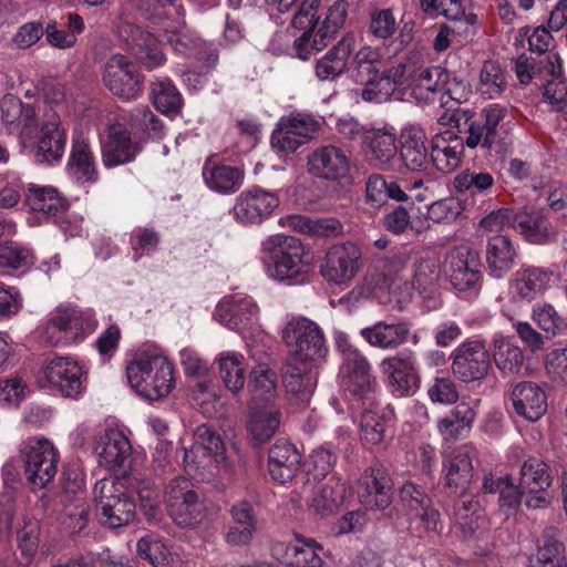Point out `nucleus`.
Segmentation results:
<instances>
[{
    "instance_id": "f257e3e1",
    "label": "nucleus",
    "mask_w": 567,
    "mask_h": 567,
    "mask_svg": "<svg viewBox=\"0 0 567 567\" xmlns=\"http://www.w3.org/2000/svg\"><path fill=\"white\" fill-rule=\"evenodd\" d=\"M446 93V101H452V104L444 106L446 111L440 117V122L467 134L463 142L468 148L481 146L488 155L498 158L512 153L513 142L502 124L508 113L506 106L492 103L476 116L472 109L461 107L462 95L454 96L452 89Z\"/></svg>"
},
{
    "instance_id": "f03ea898",
    "label": "nucleus",
    "mask_w": 567,
    "mask_h": 567,
    "mask_svg": "<svg viewBox=\"0 0 567 567\" xmlns=\"http://www.w3.org/2000/svg\"><path fill=\"white\" fill-rule=\"evenodd\" d=\"M450 78L451 74L441 66L417 69L411 61L399 63L392 72V100L430 104L441 94V106H446L449 101L444 97L451 89Z\"/></svg>"
},
{
    "instance_id": "7ed1b4c3",
    "label": "nucleus",
    "mask_w": 567,
    "mask_h": 567,
    "mask_svg": "<svg viewBox=\"0 0 567 567\" xmlns=\"http://www.w3.org/2000/svg\"><path fill=\"white\" fill-rule=\"evenodd\" d=\"M127 381L141 396L155 401L167 396L175 386L174 365L157 351H144L126 367Z\"/></svg>"
},
{
    "instance_id": "20e7f679",
    "label": "nucleus",
    "mask_w": 567,
    "mask_h": 567,
    "mask_svg": "<svg viewBox=\"0 0 567 567\" xmlns=\"http://www.w3.org/2000/svg\"><path fill=\"white\" fill-rule=\"evenodd\" d=\"M443 272L452 288L464 298H476L481 293L484 272L481 255L475 248L457 245L449 249Z\"/></svg>"
},
{
    "instance_id": "39448f33",
    "label": "nucleus",
    "mask_w": 567,
    "mask_h": 567,
    "mask_svg": "<svg viewBox=\"0 0 567 567\" xmlns=\"http://www.w3.org/2000/svg\"><path fill=\"white\" fill-rule=\"evenodd\" d=\"M261 250L272 259L270 276L277 281L297 284L307 272L306 249L297 237L281 234L269 236L261 243Z\"/></svg>"
},
{
    "instance_id": "423d86ee",
    "label": "nucleus",
    "mask_w": 567,
    "mask_h": 567,
    "mask_svg": "<svg viewBox=\"0 0 567 567\" xmlns=\"http://www.w3.org/2000/svg\"><path fill=\"white\" fill-rule=\"evenodd\" d=\"M38 382L63 398L79 399L87 386V371L73 357H54L42 363Z\"/></svg>"
},
{
    "instance_id": "0eeeda50",
    "label": "nucleus",
    "mask_w": 567,
    "mask_h": 567,
    "mask_svg": "<svg viewBox=\"0 0 567 567\" xmlns=\"http://www.w3.org/2000/svg\"><path fill=\"white\" fill-rule=\"evenodd\" d=\"M94 499L96 519L107 528L126 526L135 518V503L124 492L122 484L112 478L96 482Z\"/></svg>"
},
{
    "instance_id": "6e6552de",
    "label": "nucleus",
    "mask_w": 567,
    "mask_h": 567,
    "mask_svg": "<svg viewBox=\"0 0 567 567\" xmlns=\"http://www.w3.org/2000/svg\"><path fill=\"white\" fill-rule=\"evenodd\" d=\"M355 78L364 84L361 96L368 102L390 99V59L371 47L361 48L354 55Z\"/></svg>"
},
{
    "instance_id": "1a4fd4ad",
    "label": "nucleus",
    "mask_w": 567,
    "mask_h": 567,
    "mask_svg": "<svg viewBox=\"0 0 567 567\" xmlns=\"http://www.w3.org/2000/svg\"><path fill=\"white\" fill-rule=\"evenodd\" d=\"M164 502L176 525L195 528L206 517V507L190 480L183 476L173 478L166 486Z\"/></svg>"
},
{
    "instance_id": "9d476101",
    "label": "nucleus",
    "mask_w": 567,
    "mask_h": 567,
    "mask_svg": "<svg viewBox=\"0 0 567 567\" xmlns=\"http://www.w3.org/2000/svg\"><path fill=\"white\" fill-rule=\"evenodd\" d=\"M97 321L92 310L56 308L44 326L43 336L52 346L76 342L95 331Z\"/></svg>"
},
{
    "instance_id": "9b49d317",
    "label": "nucleus",
    "mask_w": 567,
    "mask_h": 567,
    "mask_svg": "<svg viewBox=\"0 0 567 567\" xmlns=\"http://www.w3.org/2000/svg\"><path fill=\"white\" fill-rule=\"evenodd\" d=\"M282 339L292 359L300 363L316 364L327 355L328 348L322 330L307 318L289 321L282 330Z\"/></svg>"
},
{
    "instance_id": "f8f14e48",
    "label": "nucleus",
    "mask_w": 567,
    "mask_h": 567,
    "mask_svg": "<svg viewBox=\"0 0 567 567\" xmlns=\"http://www.w3.org/2000/svg\"><path fill=\"white\" fill-rule=\"evenodd\" d=\"M19 453L33 488H43L54 478L59 452L51 441L43 436L28 437L20 444Z\"/></svg>"
},
{
    "instance_id": "ddd939ff",
    "label": "nucleus",
    "mask_w": 567,
    "mask_h": 567,
    "mask_svg": "<svg viewBox=\"0 0 567 567\" xmlns=\"http://www.w3.org/2000/svg\"><path fill=\"white\" fill-rule=\"evenodd\" d=\"M319 130L320 123L311 114L291 113L280 118L270 143L278 153H293L313 138Z\"/></svg>"
},
{
    "instance_id": "4468645a",
    "label": "nucleus",
    "mask_w": 567,
    "mask_h": 567,
    "mask_svg": "<svg viewBox=\"0 0 567 567\" xmlns=\"http://www.w3.org/2000/svg\"><path fill=\"white\" fill-rule=\"evenodd\" d=\"M554 481L549 465L538 457L530 456L520 466L518 485L526 494V507L547 508L551 504L549 487Z\"/></svg>"
},
{
    "instance_id": "2eb2a0df",
    "label": "nucleus",
    "mask_w": 567,
    "mask_h": 567,
    "mask_svg": "<svg viewBox=\"0 0 567 567\" xmlns=\"http://www.w3.org/2000/svg\"><path fill=\"white\" fill-rule=\"evenodd\" d=\"M102 81L115 96L134 100L143 91V78L135 64L125 55H111L103 68Z\"/></svg>"
},
{
    "instance_id": "dca6fc26",
    "label": "nucleus",
    "mask_w": 567,
    "mask_h": 567,
    "mask_svg": "<svg viewBox=\"0 0 567 567\" xmlns=\"http://www.w3.org/2000/svg\"><path fill=\"white\" fill-rule=\"evenodd\" d=\"M361 259L362 251L357 244L347 241L333 245L320 264V275L334 285L348 284L359 272Z\"/></svg>"
},
{
    "instance_id": "f3484780",
    "label": "nucleus",
    "mask_w": 567,
    "mask_h": 567,
    "mask_svg": "<svg viewBox=\"0 0 567 567\" xmlns=\"http://www.w3.org/2000/svg\"><path fill=\"white\" fill-rule=\"evenodd\" d=\"M102 163L106 168L131 163L141 152V144L133 141L131 132L122 123H112L100 140Z\"/></svg>"
},
{
    "instance_id": "a211bd4d",
    "label": "nucleus",
    "mask_w": 567,
    "mask_h": 567,
    "mask_svg": "<svg viewBox=\"0 0 567 567\" xmlns=\"http://www.w3.org/2000/svg\"><path fill=\"white\" fill-rule=\"evenodd\" d=\"M491 368V358L485 344L480 340H466L453 351L452 370L463 382L485 378Z\"/></svg>"
},
{
    "instance_id": "6ab92c4d",
    "label": "nucleus",
    "mask_w": 567,
    "mask_h": 567,
    "mask_svg": "<svg viewBox=\"0 0 567 567\" xmlns=\"http://www.w3.org/2000/svg\"><path fill=\"white\" fill-rule=\"evenodd\" d=\"M399 498L403 508L411 515V524L422 532H435L440 524V512L432 506V499L425 488L414 482L406 481L399 487Z\"/></svg>"
},
{
    "instance_id": "aec40b11",
    "label": "nucleus",
    "mask_w": 567,
    "mask_h": 567,
    "mask_svg": "<svg viewBox=\"0 0 567 567\" xmlns=\"http://www.w3.org/2000/svg\"><path fill=\"white\" fill-rule=\"evenodd\" d=\"M425 141L424 130L419 125L409 124L402 127L398 137L392 134V148L408 169L424 172L430 164Z\"/></svg>"
},
{
    "instance_id": "412c9836",
    "label": "nucleus",
    "mask_w": 567,
    "mask_h": 567,
    "mask_svg": "<svg viewBox=\"0 0 567 567\" xmlns=\"http://www.w3.org/2000/svg\"><path fill=\"white\" fill-rule=\"evenodd\" d=\"M257 315V303L251 297L241 293L224 297L214 311L215 320L237 332L250 328Z\"/></svg>"
},
{
    "instance_id": "4be33fe9",
    "label": "nucleus",
    "mask_w": 567,
    "mask_h": 567,
    "mask_svg": "<svg viewBox=\"0 0 567 567\" xmlns=\"http://www.w3.org/2000/svg\"><path fill=\"white\" fill-rule=\"evenodd\" d=\"M66 143V132L59 115L50 110L44 115L38 141L33 147L38 163L53 164L63 157Z\"/></svg>"
},
{
    "instance_id": "5701e85b",
    "label": "nucleus",
    "mask_w": 567,
    "mask_h": 567,
    "mask_svg": "<svg viewBox=\"0 0 567 567\" xmlns=\"http://www.w3.org/2000/svg\"><path fill=\"white\" fill-rule=\"evenodd\" d=\"M279 205L276 193L255 187L243 192L235 200L233 213L241 224H258L270 216Z\"/></svg>"
},
{
    "instance_id": "b1692460",
    "label": "nucleus",
    "mask_w": 567,
    "mask_h": 567,
    "mask_svg": "<svg viewBox=\"0 0 567 567\" xmlns=\"http://www.w3.org/2000/svg\"><path fill=\"white\" fill-rule=\"evenodd\" d=\"M93 451L100 466L109 471H118L130 458L132 446L118 429H104L96 434Z\"/></svg>"
},
{
    "instance_id": "393cba45",
    "label": "nucleus",
    "mask_w": 567,
    "mask_h": 567,
    "mask_svg": "<svg viewBox=\"0 0 567 567\" xmlns=\"http://www.w3.org/2000/svg\"><path fill=\"white\" fill-rule=\"evenodd\" d=\"M307 166L312 176L326 181H340L350 171L346 152L336 145L315 148L308 156Z\"/></svg>"
},
{
    "instance_id": "a878e982",
    "label": "nucleus",
    "mask_w": 567,
    "mask_h": 567,
    "mask_svg": "<svg viewBox=\"0 0 567 567\" xmlns=\"http://www.w3.org/2000/svg\"><path fill=\"white\" fill-rule=\"evenodd\" d=\"M519 246L507 235L496 234L487 237L485 264L487 274L502 279L517 265Z\"/></svg>"
},
{
    "instance_id": "bb28decb",
    "label": "nucleus",
    "mask_w": 567,
    "mask_h": 567,
    "mask_svg": "<svg viewBox=\"0 0 567 567\" xmlns=\"http://www.w3.org/2000/svg\"><path fill=\"white\" fill-rule=\"evenodd\" d=\"M476 449L472 443L455 447L443 458L445 486L453 491H464L468 487L474 475L473 458Z\"/></svg>"
},
{
    "instance_id": "cd10ccee",
    "label": "nucleus",
    "mask_w": 567,
    "mask_h": 567,
    "mask_svg": "<svg viewBox=\"0 0 567 567\" xmlns=\"http://www.w3.org/2000/svg\"><path fill=\"white\" fill-rule=\"evenodd\" d=\"M512 229L526 241L544 245L555 235L554 227L543 208H516Z\"/></svg>"
},
{
    "instance_id": "c85d7f7f",
    "label": "nucleus",
    "mask_w": 567,
    "mask_h": 567,
    "mask_svg": "<svg viewBox=\"0 0 567 567\" xmlns=\"http://www.w3.org/2000/svg\"><path fill=\"white\" fill-rule=\"evenodd\" d=\"M390 475L384 467H371L358 481L355 491L369 509H385L390 505Z\"/></svg>"
},
{
    "instance_id": "c756f323",
    "label": "nucleus",
    "mask_w": 567,
    "mask_h": 567,
    "mask_svg": "<svg viewBox=\"0 0 567 567\" xmlns=\"http://www.w3.org/2000/svg\"><path fill=\"white\" fill-rule=\"evenodd\" d=\"M66 167L70 176L80 184H94L99 179L90 140L81 133L74 134L72 137Z\"/></svg>"
},
{
    "instance_id": "7c9ffc66",
    "label": "nucleus",
    "mask_w": 567,
    "mask_h": 567,
    "mask_svg": "<svg viewBox=\"0 0 567 567\" xmlns=\"http://www.w3.org/2000/svg\"><path fill=\"white\" fill-rule=\"evenodd\" d=\"M343 363L341 370V386L353 395L363 393L370 388V364L365 357L354 347L342 348Z\"/></svg>"
},
{
    "instance_id": "2f4dec72",
    "label": "nucleus",
    "mask_w": 567,
    "mask_h": 567,
    "mask_svg": "<svg viewBox=\"0 0 567 567\" xmlns=\"http://www.w3.org/2000/svg\"><path fill=\"white\" fill-rule=\"evenodd\" d=\"M514 411L523 419L535 422L547 411V395L544 389L533 381H522L511 391Z\"/></svg>"
},
{
    "instance_id": "473e14b6",
    "label": "nucleus",
    "mask_w": 567,
    "mask_h": 567,
    "mask_svg": "<svg viewBox=\"0 0 567 567\" xmlns=\"http://www.w3.org/2000/svg\"><path fill=\"white\" fill-rule=\"evenodd\" d=\"M281 414L277 403L249 404L247 430L256 443L268 442L279 430Z\"/></svg>"
},
{
    "instance_id": "72a5a7b5",
    "label": "nucleus",
    "mask_w": 567,
    "mask_h": 567,
    "mask_svg": "<svg viewBox=\"0 0 567 567\" xmlns=\"http://www.w3.org/2000/svg\"><path fill=\"white\" fill-rule=\"evenodd\" d=\"M553 276V271L542 267H524L516 272L511 293L515 300L530 302L549 288Z\"/></svg>"
},
{
    "instance_id": "f704fd0d",
    "label": "nucleus",
    "mask_w": 567,
    "mask_h": 567,
    "mask_svg": "<svg viewBox=\"0 0 567 567\" xmlns=\"http://www.w3.org/2000/svg\"><path fill=\"white\" fill-rule=\"evenodd\" d=\"M202 175L205 185L218 194H234L244 183L243 171L218 162L216 156H210L205 161Z\"/></svg>"
},
{
    "instance_id": "c9c22d12",
    "label": "nucleus",
    "mask_w": 567,
    "mask_h": 567,
    "mask_svg": "<svg viewBox=\"0 0 567 567\" xmlns=\"http://www.w3.org/2000/svg\"><path fill=\"white\" fill-rule=\"evenodd\" d=\"M355 47V37L347 33L316 62V75L320 81H333L348 69L349 58Z\"/></svg>"
},
{
    "instance_id": "e433bc0d",
    "label": "nucleus",
    "mask_w": 567,
    "mask_h": 567,
    "mask_svg": "<svg viewBox=\"0 0 567 567\" xmlns=\"http://www.w3.org/2000/svg\"><path fill=\"white\" fill-rule=\"evenodd\" d=\"M414 363L412 351L392 355V396L403 398L415 394L420 388V377Z\"/></svg>"
},
{
    "instance_id": "4c0bfd02",
    "label": "nucleus",
    "mask_w": 567,
    "mask_h": 567,
    "mask_svg": "<svg viewBox=\"0 0 567 567\" xmlns=\"http://www.w3.org/2000/svg\"><path fill=\"white\" fill-rule=\"evenodd\" d=\"M301 462V454L287 441H277L269 450L268 468L271 477L279 483L293 478Z\"/></svg>"
},
{
    "instance_id": "58836bf2",
    "label": "nucleus",
    "mask_w": 567,
    "mask_h": 567,
    "mask_svg": "<svg viewBox=\"0 0 567 567\" xmlns=\"http://www.w3.org/2000/svg\"><path fill=\"white\" fill-rule=\"evenodd\" d=\"M313 363L290 361L282 368L284 385L289 394L296 395L301 402H307L317 386V373Z\"/></svg>"
},
{
    "instance_id": "ea45409f",
    "label": "nucleus",
    "mask_w": 567,
    "mask_h": 567,
    "mask_svg": "<svg viewBox=\"0 0 567 567\" xmlns=\"http://www.w3.org/2000/svg\"><path fill=\"white\" fill-rule=\"evenodd\" d=\"M535 564L540 567H567L566 545L558 527L544 528L536 543Z\"/></svg>"
},
{
    "instance_id": "a19ab883",
    "label": "nucleus",
    "mask_w": 567,
    "mask_h": 567,
    "mask_svg": "<svg viewBox=\"0 0 567 567\" xmlns=\"http://www.w3.org/2000/svg\"><path fill=\"white\" fill-rule=\"evenodd\" d=\"M176 21L164 23V38L176 53L198 59L199 49L204 42L186 31L185 10L182 6L176 8Z\"/></svg>"
},
{
    "instance_id": "79ce46f5",
    "label": "nucleus",
    "mask_w": 567,
    "mask_h": 567,
    "mask_svg": "<svg viewBox=\"0 0 567 567\" xmlns=\"http://www.w3.org/2000/svg\"><path fill=\"white\" fill-rule=\"evenodd\" d=\"M346 496V484L331 477L318 486L311 498L310 508L317 516L329 517L338 513Z\"/></svg>"
},
{
    "instance_id": "37998d69",
    "label": "nucleus",
    "mask_w": 567,
    "mask_h": 567,
    "mask_svg": "<svg viewBox=\"0 0 567 567\" xmlns=\"http://www.w3.org/2000/svg\"><path fill=\"white\" fill-rule=\"evenodd\" d=\"M475 416L470 404L460 403L437 422V430L445 441H457L470 432Z\"/></svg>"
},
{
    "instance_id": "c03bdc74",
    "label": "nucleus",
    "mask_w": 567,
    "mask_h": 567,
    "mask_svg": "<svg viewBox=\"0 0 567 567\" xmlns=\"http://www.w3.org/2000/svg\"><path fill=\"white\" fill-rule=\"evenodd\" d=\"M411 257L406 251L398 252L392 256V270L399 267L401 272L409 275L411 271V281L415 284L417 290H426L429 286L437 280V266L432 259H421L411 267Z\"/></svg>"
},
{
    "instance_id": "a18cd8bd",
    "label": "nucleus",
    "mask_w": 567,
    "mask_h": 567,
    "mask_svg": "<svg viewBox=\"0 0 567 567\" xmlns=\"http://www.w3.org/2000/svg\"><path fill=\"white\" fill-rule=\"evenodd\" d=\"M453 186L457 193L468 194L472 198L491 196L496 192L491 173L470 168L454 177Z\"/></svg>"
},
{
    "instance_id": "49530a36",
    "label": "nucleus",
    "mask_w": 567,
    "mask_h": 567,
    "mask_svg": "<svg viewBox=\"0 0 567 567\" xmlns=\"http://www.w3.org/2000/svg\"><path fill=\"white\" fill-rule=\"evenodd\" d=\"M248 389L251 394L250 403H276V373L266 363L256 365L250 373Z\"/></svg>"
},
{
    "instance_id": "de8ad7c7",
    "label": "nucleus",
    "mask_w": 567,
    "mask_h": 567,
    "mask_svg": "<svg viewBox=\"0 0 567 567\" xmlns=\"http://www.w3.org/2000/svg\"><path fill=\"white\" fill-rule=\"evenodd\" d=\"M464 146V142L451 145L444 137L436 136L432 140L429 159L436 171L450 174L460 166Z\"/></svg>"
},
{
    "instance_id": "09e8293b",
    "label": "nucleus",
    "mask_w": 567,
    "mask_h": 567,
    "mask_svg": "<svg viewBox=\"0 0 567 567\" xmlns=\"http://www.w3.org/2000/svg\"><path fill=\"white\" fill-rule=\"evenodd\" d=\"M197 454H208V456L219 463L225 460V445L220 436L208 425H199L194 434V443L186 450V458L194 462Z\"/></svg>"
},
{
    "instance_id": "8fccbe9b",
    "label": "nucleus",
    "mask_w": 567,
    "mask_h": 567,
    "mask_svg": "<svg viewBox=\"0 0 567 567\" xmlns=\"http://www.w3.org/2000/svg\"><path fill=\"white\" fill-rule=\"evenodd\" d=\"M494 362L503 375L520 372L525 357L524 352L511 338L494 339Z\"/></svg>"
},
{
    "instance_id": "3c124183",
    "label": "nucleus",
    "mask_w": 567,
    "mask_h": 567,
    "mask_svg": "<svg viewBox=\"0 0 567 567\" xmlns=\"http://www.w3.org/2000/svg\"><path fill=\"white\" fill-rule=\"evenodd\" d=\"M323 547L313 538L296 536V543L287 547L286 556L297 567H322Z\"/></svg>"
},
{
    "instance_id": "603ef678",
    "label": "nucleus",
    "mask_w": 567,
    "mask_h": 567,
    "mask_svg": "<svg viewBox=\"0 0 567 567\" xmlns=\"http://www.w3.org/2000/svg\"><path fill=\"white\" fill-rule=\"evenodd\" d=\"M453 514L460 525L465 537H473L484 522V509L477 501L472 497L462 495L455 501Z\"/></svg>"
},
{
    "instance_id": "864d4df0",
    "label": "nucleus",
    "mask_w": 567,
    "mask_h": 567,
    "mask_svg": "<svg viewBox=\"0 0 567 567\" xmlns=\"http://www.w3.org/2000/svg\"><path fill=\"white\" fill-rule=\"evenodd\" d=\"M244 355L238 352L221 353L218 359L219 373L225 386L234 394L245 384Z\"/></svg>"
},
{
    "instance_id": "5fc2aeb1",
    "label": "nucleus",
    "mask_w": 567,
    "mask_h": 567,
    "mask_svg": "<svg viewBox=\"0 0 567 567\" xmlns=\"http://www.w3.org/2000/svg\"><path fill=\"white\" fill-rule=\"evenodd\" d=\"M133 41L135 55L145 68L153 70L165 62V55L156 38L151 33L138 28Z\"/></svg>"
},
{
    "instance_id": "6e6d98bb",
    "label": "nucleus",
    "mask_w": 567,
    "mask_h": 567,
    "mask_svg": "<svg viewBox=\"0 0 567 567\" xmlns=\"http://www.w3.org/2000/svg\"><path fill=\"white\" fill-rule=\"evenodd\" d=\"M151 95L155 107L162 113H177L182 107V95L168 78H158L153 81Z\"/></svg>"
},
{
    "instance_id": "4d7b16f0",
    "label": "nucleus",
    "mask_w": 567,
    "mask_h": 567,
    "mask_svg": "<svg viewBox=\"0 0 567 567\" xmlns=\"http://www.w3.org/2000/svg\"><path fill=\"white\" fill-rule=\"evenodd\" d=\"M28 205L32 210L54 216L63 207L55 188L51 186L32 185L27 194Z\"/></svg>"
},
{
    "instance_id": "13d9d810",
    "label": "nucleus",
    "mask_w": 567,
    "mask_h": 567,
    "mask_svg": "<svg viewBox=\"0 0 567 567\" xmlns=\"http://www.w3.org/2000/svg\"><path fill=\"white\" fill-rule=\"evenodd\" d=\"M390 261L388 259H378L371 265L364 279L363 289L367 297L382 298L390 292Z\"/></svg>"
},
{
    "instance_id": "bf43d9fd",
    "label": "nucleus",
    "mask_w": 567,
    "mask_h": 567,
    "mask_svg": "<svg viewBox=\"0 0 567 567\" xmlns=\"http://www.w3.org/2000/svg\"><path fill=\"white\" fill-rule=\"evenodd\" d=\"M505 90V78L501 65L486 61L480 73L478 92L486 99H496Z\"/></svg>"
},
{
    "instance_id": "052dcab7",
    "label": "nucleus",
    "mask_w": 567,
    "mask_h": 567,
    "mask_svg": "<svg viewBox=\"0 0 567 567\" xmlns=\"http://www.w3.org/2000/svg\"><path fill=\"white\" fill-rule=\"evenodd\" d=\"M533 320L549 336H558L567 328L563 317L550 303H537L533 308Z\"/></svg>"
},
{
    "instance_id": "680f3d73",
    "label": "nucleus",
    "mask_w": 567,
    "mask_h": 567,
    "mask_svg": "<svg viewBox=\"0 0 567 567\" xmlns=\"http://www.w3.org/2000/svg\"><path fill=\"white\" fill-rule=\"evenodd\" d=\"M32 264L29 249L13 241L0 244V267L6 269H20Z\"/></svg>"
},
{
    "instance_id": "e2e57ef3",
    "label": "nucleus",
    "mask_w": 567,
    "mask_h": 567,
    "mask_svg": "<svg viewBox=\"0 0 567 567\" xmlns=\"http://www.w3.org/2000/svg\"><path fill=\"white\" fill-rule=\"evenodd\" d=\"M423 183L421 177L413 178L412 182L403 181V186L392 182V202L398 203L394 206L416 207L415 200H424V196L417 192L423 186Z\"/></svg>"
},
{
    "instance_id": "0e129e2a",
    "label": "nucleus",
    "mask_w": 567,
    "mask_h": 567,
    "mask_svg": "<svg viewBox=\"0 0 567 567\" xmlns=\"http://www.w3.org/2000/svg\"><path fill=\"white\" fill-rule=\"evenodd\" d=\"M415 290L417 287L411 281V271L405 275L395 267L392 270V302L395 301L399 310H403L412 300Z\"/></svg>"
},
{
    "instance_id": "69168bd1",
    "label": "nucleus",
    "mask_w": 567,
    "mask_h": 567,
    "mask_svg": "<svg viewBox=\"0 0 567 567\" xmlns=\"http://www.w3.org/2000/svg\"><path fill=\"white\" fill-rule=\"evenodd\" d=\"M361 439L365 444L377 445L382 442L386 430L385 420L373 411L362 414L360 421Z\"/></svg>"
},
{
    "instance_id": "338daca9",
    "label": "nucleus",
    "mask_w": 567,
    "mask_h": 567,
    "mask_svg": "<svg viewBox=\"0 0 567 567\" xmlns=\"http://www.w3.org/2000/svg\"><path fill=\"white\" fill-rule=\"evenodd\" d=\"M363 144L375 158L383 163L390 162V133L385 127L363 131Z\"/></svg>"
},
{
    "instance_id": "774afa93",
    "label": "nucleus",
    "mask_w": 567,
    "mask_h": 567,
    "mask_svg": "<svg viewBox=\"0 0 567 567\" xmlns=\"http://www.w3.org/2000/svg\"><path fill=\"white\" fill-rule=\"evenodd\" d=\"M336 463L337 455L328 446H320L310 455L308 473L315 480L323 478L333 470Z\"/></svg>"
}]
</instances>
